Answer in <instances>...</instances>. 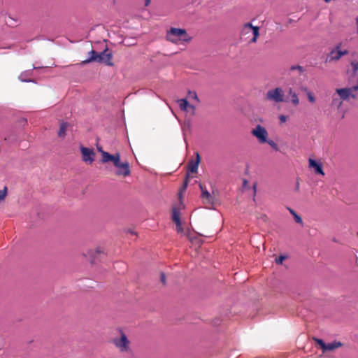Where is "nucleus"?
Instances as JSON below:
<instances>
[{
  "label": "nucleus",
  "mask_w": 358,
  "mask_h": 358,
  "mask_svg": "<svg viewBox=\"0 0 358 358\" xmlns=\"http://www.w3.org/2000/svg\"><path fill=\"white\" fill-rule=\"evenodd\" d=\"M80 152L83 161L85 163L92 164L94 161L95 152L92 149L82 146Z\"/></svg>",
  "instance_id": "nucleus-9"
},
{
  "label": "nucleus",
  "mask_w": 358,
  "mask_h": 358,
  "mask_svg": "<svg viewBox=\"0 0 358 358\" xmlns=\"http://www.w3.org/2000/svg\"><path fill=\"white\" fill-rule=\"evenodd\" d=\"M178 102L179 103V106L181 110L188 111L189 103H188L186 99H179L178 100Z\"/></svg>",
  "instance_id": "nucleus-18"
},
{
  "label": "nucleus",
  "mask_w": 358,
  "mask_h": 358,
  "mask_svg": "<svg viewBox=\"0 0 358 358\" xmlns=\"http://www.w3.org/2000/svg\"><path fill=\"white\" fill-rule=\"evenodd\" d=\"M356 24L357 27V34H358V17L356 18Z\"/></svg>",
  "instance_id": "nucleus-39"
},
{
  "label": "nucleus",
  "mask_w": 358,
  "mask_h": 358,
  "mask_svg": "<svg viewBox=\"0 0 358 358\" xmlns=\"http://www.w3.org/2000/svg\"><path fill=\"white\" fill-rule=\"evenodd\" d=\"M8 194V188L7 187H4L2 190H0V203L3 202Z\"/></svg>",
  "instance_id": "nucleus-23"
},
{
  "label": "nucleus",
  "mask_w": 358,
  "mask_h": 358,
  "mask_svg": "<svg viewBox=\"0 0 358 358\" xmlns=\"http://www.w3.org/2000/svg\"><path fill=\"white\" fill-rule=\"evenodd\" d=\"M285 94L281 87H275L268 90L264 96L265 101L271 102L273 104L285 101Z\"/></svg>",
  "instance_id": "nucleus-2"
},
{
  "label": "nucleus",
  "mask_w": 358,
  "mask_h": 358,
  "mask_svg": "<svg viewBox=\"0 0 358 358\" xmlns=\"http://www.w3.org/2000/svg\"><path fill=\"white\" fill-rule=\"evenodd\" d=\"M292 103L295 105L299 103V99L295 94H292Z\"/></svg>",
  "instance_id": "nucleus-29"
},
{
  "label": "nucleus",
  "mask_w": 358,
  "mask_h": 358,
  "mask_svg": "<svg viewBox=\"0 0 358 358\" xmlns=\"http://www.w3.org/2000/svg\"><path fill=\"white\" fill-rule=\"evenodd\" d=\"M166 39L174 44L180 42L189 43L192 38L185 29L171 27L166 31Z\"/></svg>",
  "instance_id": "nucleus-1"
},
{
  "label": "nucleus",
  "mask_w": 358,
  "mask_h": 358,
  "mask_svg": "<svg viewBox=\"0 0 358 358\" xmlns=\"http://www.w3.org/2000/svg\"><path fill=\"white\" fill-rule=\"evenodd\" d=\"M251 134L258 139L260 143L267 142L268 132L266 129L261 125L258 124L256 126V127L252 130Z\"/></svg>",
  "instance_id": "nucleus-8"
},
{
  "label": "nucleus",
  "mask_w": 358,
  "mask_h": 358,
  "mask_svg": "<svg viewBox=\"0 0 358 358\" xmlns=\"http://www.w3.org/2000/svg\"><path fill=\"white\" fill-rule=\"evenodd\" d=\"M343 101V100L341 99L340 96L338 95L336 96V94H334L332 97L331 106L338 109L341 106Z\"/></svg>",
  "instance_id": "nucleus-17"
},
{
  "label": "nucleus",
  "mask_w": 358,
  "mask_h": 358,
  "mask_svg": "<svg viewBox=\"0 0 358 358\" xmlns=\"http://www.w3.org/2000/svg\"><path fill=\"white\" fill-rule=\"evenodd\" d=\"M259 28L258 27L253 26L251 23H245L241 31V36H245L252 34V37L249 40L250 43H256L257 38L259 36Z\"/></svg>",
  "instance_id": "nucleus-5"
},
{
  "label": "nucleus",
  "mask_w": 358,
  "mask_h": 358,
  "mask_svg": "<svg viewBox=\"0 0 358 358\" xmlns=\"http://www.w3.org/2000/svg\"><path fill=\"white\" fill-rule=\"evenodd\" d=\"M151 0H145V6H148L150 5Z\"/></svg>",
  "instance_id": "nucleus-37"
},
{
  "label": "nucleus",
  "mask_w": 358,
  "mask_h": 358,
  "mask_svg": "<svg viewBox=\"0 0 358 358\" xmlns=\"http://www.w3.org/2000/svg\"><path fill=\"white\" fill-rule=\"evenodd\" d=\"M288 210L291 213V208L287 207Z\"/></svg>",
  "instance_id": "nucleus-41"
},
{
  "label": "nucleus",
  "mask_w": 358,
  "mask_h": 358,
  "mask_svg": "<svg viewBox=\"0 0 358 358\" xmlns=\"http://www.w3.org/2000/svg\"><path fill=\"white\" fill-rule=\"evenodd\" d=\"M172 220L175 223L180 222V213L176 208L172 210Z\"/></svg>",
  "instance_id": "nucleus-19"
},
{
  "label": "nucleus",
  "mask_w": 358,
  "mask_h": 358,
  "mask_svg": "<svg viewBox=\"0 0 358 358\" xmlns=\"http://www.w3.org/2000/svg\"><path fill=\"white\" fill-rule=\"evenodd\" d=\"M309 167L313 169L315 174L324 176V173L322 169V164L317 161L309 159Z\"/></svg>",
  "instance_id": "nucleus-13"
},
{
  "label": "nucleus",
  "mask_w": 358,
  "mask_h": 358,
  "mask_svg": "<svg viewBox=\"0 0 358 358\" xmlns=\"http://www.w3.org/2000/svg\"><path fill=\"white\" fill-rule=\"evenodd\" d=\"M112 59V52L108 48H106L103 52L99 53L97 62L100 63H104L108 66H112L113 65Z\"/></svg>",
  "instance_id": "nucleus-10"
},
{
  "label": "nucleus",
  "mask_w": 358,
  "mask_h": 358,
  "mask_svg": "<svg viewBox=\"0 0 358 358\" xmlns=\"http://www.w3.org/2000/svg\"><path fill=\"white\" fill-rule=\"evenodd\" d=\"M287 258L286 256L281 255L278 258H275V262L277 264H282L284 259Z\"/></svg>",
  "instance_id": "nucleus-28"
},
{
  "label": "nucleus",
  "mask_w": 358,
  "mask_h": 358,
  "mask_svg": "<svg viewBox=\"0 0 358 358\" xmlns=\"http://www.w3.org/2000/svg\"><path fill=\"white\" fill-rule=\"evenodd\" d=\"M101 162L103 163L111 162L115 166H118V164L120 162V155L119 153H116L115 155L103 153V158H101Z\"/></svg>",
  "instance_id": "nucleus-11"
},
{
  "label": "nucleus",
  "mask_w": 358,
  "mask_h": 358,
  "mask_svg": "<svg viewBox=\"0 0 358 358\" xmlns=\"http://www.w3.org/2000/svg\"><path fill=\"white\" fill-rule=\"evenodd\" d=\"M279 120H280V123H284L287 120V117L285 115H281L279 117Z\"/></svg>",
  "instance_id": "nucleus-33"
},
{
  "label": "nucleus",
  "mask_w": 358,
  "mask_h": 358,
  "mask_svg": "<svg viewBox=\"0 0 358 358\" xmlns=\"http://www.w3.org/2000/svg\"><path fill=\"white\" fill-rule=\"evenodd\" d=\"M299 182H297L296 184L295 190L299 191Z\"/></svg>",
  "instance_id": "nucleus-38"
},
{
  "label": "nucleus",
  "mask_w": 358,
  "mask_h": 358,
  "mask_svg": "<svg viewBox=\"0 0 358 358\" xmlns=\"http://www.w3.org/2000/svg\"><path fill=\"white\" fill-rule=\"evenodd\" d=\"M188 97L190 99L195 100L197 103L199 102V97L195 92L189 91L188 92Z\"/></svg>",
  "instance_id": "nucleus-25"
},
{
  "label": "nucleus",
  "mask_w": 358,
  "mask_h": 358,
  "mask_svg": "<svg viewBox=\"0 0 358 358\" xmlns=\"http://www.w3.org/2000/svg\"><path fill=\"white\" fill-rule=\"evenodd\" d=\"M351 66L352 68V74H356L357 71H358V61L357 60H352L350 63Z\"/></svg>",
  "instance_id": "nucleus-24"
},
{
  "label": "nucleus",
  "mask_w": 358,
  "mask_h": 358,
  "mask_svg": "<svg viewBox=\"0 0 358 358\" xmlns=\"http://www.w3.org/2000/svg\"><path fill=\"white\" fill-rule=\"evenodd\" d=\"M117 168V171H116L117 176H122L124 177L128 176L130 175V169L129 164L127 162H120L118 164V166H115Z\"/></svg>",
  "instance_id": "nucleus-12"
},
{
  "label": "nucleus",
  "mask_w": 358,
  "mask_h": 358,
  "mask_svg": "<svg viewBox=\"0 0 358 358\" xmlns=\"http://www.w3.org/2000/svg\"><path fill=\"white\" fill-rule=\"evenodd\" d=\"M89 55H90V57L86 60L82 61L80 64L83 65L98 60L99 53H98L95 50H92L89 52Z\"/></svg>",
  "instance_id": "nucleus-15"
},
{
  "label": "nucleus",
  "mask_w": 358,
  "mask_h": 358,
  "mask_svg": "<svg viewBox=\"0 0 358 358\" xmlns=\"http://www.w3.org/2000/svg\"><path fill=\"white\" fill-rule=\"evenodd\" d=\"M308 98L311 103H314L315 101V97L313 96L311 92H308Z\"/></svg>",
  "instance_id": "nucleus-30"
},
{
  "label": "nucleus",
  "mask_w": 358,
  "mask_h": 358,
  "mask_svg": "<svg viewBox=\"0 0 358 358\" xmlns=\"http://www.w3.org/2000/svg\"><path fill=\"white\" fill-rule=\"evenodd\" d=\"M313 340L315 341V343L320 345V348L322 350V352L324 353V348L326 346V343L324 342V341L321 338H313Z\"/></svg>",
  "instance_id": "nucleus-20"
},
{
  "label": "nucleus",
  "mask_w": 358,
  "mask_h": 358,
  "mask_svg": "<svg viewBox=\"0 0 358 358\" xmlns=\"http://www.w3.org/2000/svg\"><path fill=\"white\" fill-rule=\"evenodd\" d=\"M200 189L201 190V197L203 199H206L207 200H209L210 198V193L206 190L203 189V187L201 184H199Z\"/></svg>",
  "instance_id": "nucleus-21"
},
{
  "label": "nucleus",
  "mask_w": 358,
  "mask_h": 358,
  "mask_svg": "<svg viewBox=\"0 0 358 358\" xmlns=\"http://www.w3.org/2000/svg\"><path fill=\"white\" fill-rule=\"evenodd\" d=\"M343 345V344L340 341H334L332 343L326 344V346L324 348V352L327 351H333L336 349H338V348H341Z\"/></svg>",
  "instance_id": "nucleus-14"
},
{
  "label": "nucleus",
  "mask_w": 358,
  "mask_h": 358,
  "mask_svg": "<svg viewBox=\"0 0 358 358\" xmlns=\"http://www.w3.org/2000/svg\"><path fill=\"white\" fill-rule=\"evenodd\" d=\"M188 109L190 110L191 114L192 115H195V107L193 105L189 104Z\"/></svg>",
  "instance_id": "nucleus-32"
},
{
  "label": "nucleus",
  "mask_w": 358,
  "mask_h": 358,
  "mask_svg": "<svg viewBox=\"0 0 358 358\" xmlns=\"http://www.w3.org/2000/svg\"><path fill=\"white\" fill-rule=\"evenodd\" d=\"M268 145H270L275 150H278V145L272 140H267L266 142Z\"/></svg>",
  "instance_id": "nucleus-26"
},
{
  "label": "nucleus",
  "mask_w": 358,
  "mask_h": 358,
  "mask_svg": "<svg viewBox=\"0 0 358 358\" xmlns=\"http://www.w3.org/2000/svg\"><path fill=\"white\" fill-rule=\"evenodd\" d=\"M201 161L200 155L198 152L196 153V160H191L188 164L187 175V178L184 181L182 189H186L188 185V175L189 173H195L197 172L199 164Z\"/></svg>",
  "instance_id": "nucleus-7"
},
{
  "label": "nucleus",
  "mask_w": 358,
  "mask_h": 358,
  "mask_svg": "<svg viewBox=\"0 0 358 358\" xmlns=\"http://www.w3.org/2000/svg\"><path fill=\"white\" fill-rule=\"evenodd\" d=\"M292 217H294V221L299 224L301 227L303 226V222L302 220V218L300 215H299L297 213H296L294 210H292Z\"/></svg>",
  "instance_id": "nucleus-22"
},
{
  "label": "nucleus",
  "mask_w": 358,
  "mask_h": 358,
  "mask_svg": "<svg viewBox=\"0 0 358 358\" xmlns=\"http://www.w3.org/2000/svg\"><path fill=\"white\" fill-rule=\"evenodd\" d=\"M299 70V71H303V68L301 66H292V71L294 70Z\"/></svg>",
  "instance_id": "nucleus-34"
},
{
  "label": "nucleus",
  "mask_w": 358,
  "mask_h": 358,
  "mask_svg": "<svg viewBox=\"0 0 358 358\" xmlns=\"http://www.w3.org/2000/svg\"><path fill=\"white\" fill-rule=\"evenodd\" d=\"M246 183H247V180H245L244 182H243V185H246Z\"/></svg>",
  "instance_id": "nucleus-40"
},
{
  "label": "nucleus",
  "mask_w": 358,
  "mask_h": 358,
  "mask_svg": "<svg viewBox=\"0 0 358 358\" xmlns=\"http://www.w3.org/2000/svg\"><path fill=\"white\" fill-rule=\"evenodd\" d=\"M257 182H255L253 184V186H252V188H253V201H255V194H256V192H257Z\"/></svg>",
  "instance_id": "nucleus-31"
},
{
  "label": "nucleus",
  "mask_w": 358,
  "mask_h": 358,
  "mask_svg": "<svg viewBox=\"0 0 358 358\" xmlns=\"http://www.w3.org/2000/svg\"><path fill=\"white\" fill-rule=\"evenodd\" d=\"M113 343L120 352L124 353L131 351L130 341L123 331L120 332V337L113 338Z\"/></svg>",
  "instance_id": "nucleus-3"
},
{
  "label": "nucleus",
  "mask_w": 358,
  "mask_h": 358,
  "mask_svg": "<svg viewBox=\"0 0 358 358\" xmlns=\"http://www.w3.org/2000/svg\"><path fill=\"white\" fill-rule=\"evenodd\" d=\"M97 150L101 154L102 158H103V153H108L107 152L103 150L101 147H97Z\"/></svg>",
  "instance_id": "nucleus-35"
},
{
  "label": "nucleus",
  "mask_w": 358,
  "mask_h": 358,
  "mask_svg": "<svg viewBox=\"0 0 358 358\" xmlns=\"http://www.w3.org/2000/svg\"><path fill=\"white\" fill-rule=\"evenodd\" d=\"M176 225V231L178 233H183L184 232V229L182 227V224H181V222H178V223H175Z\"/></svg>",
  "instance_id": "nucleus-27"
},
{
  "label": "nucleus",
  "mask_w": 358,
  "mask_h": 358,
  "mask_svg": "<svg viewBox=\"0 0 358 358\" xmlns=\"http://www.w3.org/2000/svg\"><path fill=\"white\" fill-rule=\"evenodd\" d=\"M129 232L132 234H136L134 232L131 231H129Z\"/></svg>",
  "instance_id": "nucleus-42"
},
{
  "label": "nucleus",
  "mask_w": 358,
  "mask_h": 358,
  "mask_svg": "<svg viewBox=\"0 0 358 358\" xmlns=\"http://www.w3.org/2000/svg\"><path fill=\"white\" fill-rule=\"evenodd\" d=\"M342 43H339L328 54L325 62H331L338 61L343 56L347 55L349 52L347 49L342 48Z\"/></svg>",
  "instance_id": "nucleus-4"
},
{
  "label": "nucleus",
  "mask_w": 358,
  "mask_h": 358,
  "mask_svg": "<svg viewBox=\"0 0 358 358\" xmlns=\"http://www.w3.org/2000/svg\"><path fill=\"white\" fill-rule=\"evenodd\" d=\"M357 236H358V232H357Z\"/></svg>",
  "instance_id": "nucleus-43"
},
{
  "label": "nucleus",
  "mask_w": 358,
  "mask_h": 358,
  "mask_svg": "<svg viewBox=\"0 0 358 358\" xmlns=\"http://www.w3.org/2000/svg\"><path fill=\"white\" fill-rule=\"evenodd\" d=\"M69 124L67 122H62L59 124V129L58 131V136L59 138H64L66 136V131L69 127Z\"/></svg>",
  "instance_id": "nucleus-16"
},
{
  "label": "nucleus",
  "mask_w": 358,
  "mask_h": 358,
  "mask_svg": "<svg viewBox=\"0 0 358 358\" xmlns=\"http://www.w3.org/2000/svg\"><path fill=\"white\" fill-rule=\"evenodd\" d=\"M358 90V84L352 87H345L336 90V94L341 97L343 101L348 100L350 97L357 99V94L354 92Z\"/></svg>",
  "instance_id": "nucleus-6"
},
{
  "label": "nucleus",
  "mask_w": 358,
  "mask_h": 358,
  "mask_svg": "<svg viewBox=\"0 0 358 358\" xmlns=\"http://www.w3.org/2000/svg\"><path fill=\"white\" fill-rule=\"evenodd\" d=\"M160 278H161V281H162L164 284H165V283H166V276H165L164 273H161V276H160Z\"/></svg>",
  "instance_id": "nucleus-36"
}]
</instances>
